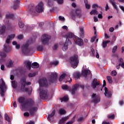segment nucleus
Returning <instances> with one entry per match:
<instances>
[{
  "label": "nucleus",
  "mask_w": 124,
  "mask_h": 124,
  "mask_svg": "<svg viewBox=\"0 0 124 124\" xmlns=\"http://www.w3.org/2000/svg\"><path fill=\"white\" fill-rule=\"evenodd\" d=\"M18 101L24 109H27L29 111L31 116H33L35 112L38 109L37 106H34V105H33L34 102L32 99L26 102L25 97L21 96L18 98Z\"/></svg>",
  "instance_id": "1"
},
{
  "label": "nucleus",
  "mask_w": 124,
  "mask_h": 124,
  "mask_svg": "<svg viewBox=\"0 0 124 124\" xmlns=\"http://www.w3.org/2000/svg\"><path fill=\"white\" fill-rule=\"evenodd\" d=\"M39 83L40 85V88L38 92L40 94V97H41L42 99H45L47 98L48 96L47 90L44 88V87L48 86V82H47V79H46V78H41L39 79Z\"/></svg>",
  "instance_id": "2"
},
{
  "label": "nucleus",
  "mask_w": 124,
  "mask_h": 124,
  "mask_svg": "<svg viewBox=\"0 0 124 124\" xmlns=\"http://www.w3.org/2000/svg\"><path fill=\"white\" fill-rule=\"evenodd\" d=\"M14 37H15V34H14L10 35L7 37L6 44L4 45V51L0 52V56L1 58H5V57H6V54H5V53H9V52L11 51V46L9 45V43H10V42Z\"/></svg>",
  "instance_id": "3"
},
{
  "label": "nucleus",
  "mask_w": 124,
  "mask_h": 124,
  "mask_svg": "<svg viewBox=\"0 0 124 124\" xmlns=\"http://www.w3.org/2000/svg\"><path fill=\"white\" fill-rule=\"evenodd\" d=\"M66 40L68 39L67 41L68 42H71L69 39L73 38L75 43L78 45L79 46H82L83 44V40H82L81 38H79V37L75 36L74 34L71 32L68 33L66 35Z\"/></svg>",
  "instance_id": "4"
},
{
  "label": "nucleus",
  "mask_w": 124,
  "mask_h": 124,
  "mask_svg": "<svg viewBox=\"0 0 124 124\" xmlns=\"http://www.w3.org/2000/svg\"><path fill=\"white\" fill-rule=\"evenodd\" d=\"M70 62L73 68H76L78 63H79V61L78 60V55L75 54L73 56L70 58Z\"/></svg>",
  "instance_id": "5"
},
{
  "label": "nucleus",
  "mask_w": 124,
  "mask_h": 124,
  "mask_svg": "<svg viewBox=\"0 0 124 124\" xmlns=\"http://www.w3.org/2000/svg\"><path fill=\"white\" fill-rule=\"evenodd\" d=\"M21 84V89L22 91L24 92H26L27 93L29 92V88H26V84L27 86H29L31 84V83L30 81H28L26 83V78H23L21 79L20 80Z\"/></svg>",
  "instance_id": "6"
},
{
  "label": "nucleus",
  "mask_w": 124,
  "mask_h": 124,
  "mask_svg": "<svg viewBox=\"0 0 124 124\" xmlns=\"http://www.w3.org/2000/svg\"><path fill=\"white\" fill-rule=\"evenodd\" d=\"M6 91V85L2 79H0V94L1 96H4V93Z\"/></svg>",
  "instance_id": "7"
},
{
  "label": "nucleus",
  "mask_w": 124,
  "mask_h": 124,
  "mask_svg": "<svg viewBox=\"0 0 124 124\" xmlns=\"http://www.w3.org/2000/svg\"><path fill=\"white\" fill-rule=\"evenodd\" d=\"M35 10L36 12H38L40 13L41 12H43V10H44V7L43 2H40L38 5H37L35 7Z\"/></svg>",
  "instance_id": "8"
},
{
  "label": "nucleus",
  "mask_w": 124,
  "mask_h": 124,
  "mask_svg": "<svg viewBox=\"0 0 124 124\" xmlns=\"http://www.w3.org/2000/svg\"><path fill=\"white\" fill-rule=\"evenodd\" d=\"M22 52L23 54H27L29 53L30 49H29V43H26L24 44L22 46Z\"/></svg>",
  "instance_id": "9"
},
{
  "label": "nucleus",
  "mask_w": 124,
  "mask_h": 124,
  "mask_svg": "<svg viewBox=\"0 0 124 124\" xmlns=\"http://www.w3.org/2000/svg\"><path fill=\"white\" fill-rule=\"evenodd\" d=\"M50 39V36H48L47 34H44L42 35L41 38V41L43 44H46L48 43L49 39Z\"/></svg>",
  "instance_id": "10"
},
{
  "label": "nucleus",
  "mask_w": 124,
  "mask_h": 124,
  "mask_svg": "<svg viewBox=\"0 0 124 124\" xmlns=\"http://www.w3.org/2000/svg\"><path fill=\"white\" fill-rule=\"evenodd\" d=\"M97 86H98L99 87H101V85H100L99 81H97V79H96V78H94L93 81L92 83L91 87L93 89H95V88H96Z\"/></svg>",
  "instance_id": "11"
},
{
  "label": "nucleus",
  "mask_w": 124,
  "mask_h": 124,
  "mask_svg": "<svg viewBox=\"0 0 124 124\" xmlns=\"http://www.w3.org/2000/svg\"><path fill=\"white\" fill-rule=\"evenodd\" d=\"M92 100L94 103H98L100 101V97L96 94L93 93L92 95Z\"/></svg>",
  "instance_id": "12"
},
{
  "label": "nucleus",
  "mask_w": 124,
  "mask_h": 124,
  "mask_svg": "<svg viewBox=\"0 0 124 124\" xmlns=\"http://www.w3.org/2000/svg\"><path fill=\"white\" fill-rule=\"evenodd\" d=\"M68 39H67V40H66L65 43L63 45L62 47L63 51H66V50L68 49V45H69V44H71V42H68Z\"/></svg>",
  "instance_id": "13"
},
{
  "label": "nucleus",
  "mask_w": 124,
  "mask_h": 124,
  "mask_svg": "<svg viewBox=\"0 0 124 124\" xmlns=\"http://www.w3.org/2000/svg\"><path fill=\"white\" fill-rule=\"evenodd\" d=\"M104 94L106 97H111L112 96V93L108 90L107 87H105V93Z\"/></svg>",
  "instance_id": "14"
},
{
  "label": "nucleus",
  "mask_w": 124,
  "mask_h": 124,
  "mask_svg": "<svg viewBox=\"0 0 124 124\" xmlns=\"http://www.w3.org/2000/svg\"><path fill=\"white\" fill-rule=\"evenodd\" d=\"M69 119V116H67L66 117H62L61 119H60L59 121V124H64V122L66 121H67Z\"/></svg>",
  "instance_id": "15"
},
{
  "label": "nucleus",
  "mask_w": 124,
  "mask_h": 124,
  "mask_svg": "<svg viewBox=\"0 0 124 124\" xmlns=\"http://www.w3.org/2000/svg\"><path fill=\"white\" fill-rule=\"evenodd\" d=\"M86 66H83V70H82V74L84 76L86 77L87 75H89V74H91V71L89 70H87L85 69Z\"/></svg>",
  "instance_id": "16"
},
{
  "label": "nucleus",
  "mask_w": 124,
  "mask_h": 124,
  "mask_svg": "<svg viewBox=\"0 0 124 124\" xmlns=\"http://www.w3.org/2000/svg\"><path fill=\"white\" fill-rule=\"evenodd\" d=\"M79 88V85L78 84H75L73 87V89L71 90V93L72 94H74L75 93V92L78 90Z\"/></svg>",
  "instance_id": "17"
},
{
  "label": "nucleus",
  "mask_w": 124,
  "mask_h": 124,
  "mask_svg": "<svg viewBox=\"0 0 124 124\" xmlns=\"http://www.w3.org/2000/svg\"><path fill=\"white\" fill-rule=\"evenodd\" d=\"M110 2L111 3L112 5L115 8V10H116L117 13H119V8H118V6H117V3L114 1V0H110Z\"/></svg>",
  "instance_id": "18"
},
{
  "label": "nucleus",
  "mask_w": 124,
  "mask_h": 124,
  "mask_svg": "<svg viewBox=\"0 0 124 124\" xmlns=\"http://www.w3.org/2000/svg\"><path fill=\"white\" fill-rule=\"evenodd\" d=\"M55 113H56V110H54L52 111V113L48 115V116L47 117V120L48 121V122H51V119H53V117H54V116L55 115Z\"/></svg>",
  "instance_id": "19"
},
{
  "label": "nucleus",
  "mask_w": 124,
  "mask_h": 124,
  "mask_svg": "<svg viewBox=\"0 0 124 124\" xmlns=\"http://www.w3.org/2000/svg\"><path fill=\"white\" fill-rule=\"evenodd\" d=\"M79 35L81 37H84L85 32L84 31V27H79Z\"/></svg>",
  "instance_id": "20"
},
{
  "label": "nucleus",
  "mask_w": 124,
  "mask_h": 124,
  "mask_svg": "<svg viewBox=\"0 0 124 124\" xmlns=\"http://www.w3.org/2000/svg\"><path fill=\"white\" fill-rule=\"evenodd\" d=\"M5 26L2 25L0 27V35H2L5 32Z\"/></svg>",
  "instance_id": "21"
},
{
  "label": "nucleus",
  "mask_w": 124,
  "mask_h": 124,
  "mask_svg": "<svg viewBox=\"0 0 124 124\" xmlns=\"http://www.w3.org/2000/svg\"><path fill=\"white\" fill-rule=\"evenodd\" d=\"M51 81L52 80H57L58 79V74L57 73H52L51 74Z\"/></svg>",
  "instance_id": "22"
},
{
  "label": "nucleus",
  "mask_w": 124,
  "mask_h": 124,
  "mask_svg": "<svg viewBox=\"0 0 124 124\" xmlns=\"http://www.w3.org/2000/svg\"><path fill=\"white\" fill-rule=\"evenodd\" d=\"M14 63V61L12 60L9 61L6 64L7 67H12L13 66V64Z\"/></svg>",
  "instance_id": "23"
},
{
  "label": "nucleus",
  "mask_w": 124,
  "mask_h": 124,
  "mask_svg": "<svg viewBox=\"0 0 124 124\" xmlns=\"http://www.w3.org/2000/svg\"><path fill=\"white\" fill-rule=\"evenodd\" d=\"M14 16V15L10 12L7 13L6 14V19H11L12 18H13Z\"/></svg>",
  "instance_id": "24"
},
{
  "label": "nucleus",
  "mask_w": 124,
  "mask_h": 124,
  "mask_svg": "<svg viewBox=\"0 0 124 124\" xmlns=\"http://www.w3.org/2000/svg\"><path fill=\"white\" fill-rule=\"evenodd\" d=\"M19 3H20V1L19 0H16V1H15V3L13 7L14 9H16V8L18 7Z\"/></svg>",
  "instance_id": "25"
},
{
  "label": "nucleus",
  "mask_w": 124,
  "mask_h": 124,
  "mask_svg": "<svg viewBox=\"0 0 124 124\" xmlns=\"http://www.w3.org/2000/svg\"><path fill=\"white\" fill-rule=\"evenodd\" d=\"M65 113H66V110L65 109H64V108H60L59 110V113L60 115H64V114H65Z\"/></svg>",
  "instance_id": "26"
},
{
  "label": "nucleus",
  "mask_w": 124,
  "mask_h": 124,
  "mask_svg": "<svg viewBox=\"0 0 124 124\" xmlns=\"http://www.w3.org/2000/svg\"><path fill=\"white\" fill-rule=\"evenodd\" d=\"M5 119L6 121H7V122H8V124H11V119H10V117L8 116V115H7V113L5 114Z\"/></svg>",
  "instance_id": "27"
},
{
  "label": "nucleus",
  "mask_w": 124,
  "mask_h": 124,
  "mask_svg": "<svg viewBox=\"0 0 124 124\" xmlns=\"http://www.w3.org/2000/svg\"><path fill=\"white\" fill-rule=\"evenodd\" d=\"M32 68H38L39 67V64L36 62H35L31 64Z\"/></svg>",
  "instance_id": "28"
},
{
  "label": "nucleus",
  "mask_w": 124,
  "mask_h": 124,
  "mask_svg": "<svg viewBox=\"0 0 124 124\" xmlns=\"http://www.w3.org/2000/svg\"><path fill=\"white\" fill-rule=\"evenodd\" d=\"M12 44L13 45H15L16 46V48L17 50H19V49H20V45L18 44V43H17V42L14 41L13 42Z\"/></svg>",
  "instance_id": "29"
},
{
  "label": "nucleus",
  "mask_w": 124,
  "mask_h": 124,
  "mask_svg": "<svg viewBox=\"0 0 124 124\" xmlns=\"http://www.w3.org/2000/svg\"><path fill=\"white\" fill-rule=\"evenodd\" d=\"M61 102H66V101H68V97L67 96H64L61 98Z\"/></svg>",
  "instance_id": "30"
},
{
  "label": "nucleus",
  "mask_w": 124,
  "mask_h": 124,
  "mask_svg": "<svg viewBox=\"0 0 124 124\" xmlns=\"http://www.w3.org/2000/svg\"><path fill=\"white\" fill-rule=\"evenodd\" d=\"M25 64H26L27 67H28L29 70H31V62L29 61H26L25 62Z\"/></svg>",
  "instance_id": "31"
},
{
  "label": "nucleus",
  "mask_w": 124,
  "mask_h": 124,
  "mask_svg": "<svg viewBox=\"0 0 124 124\" xmlns=\"http://www.w3.org/2000/svg\"><path fill=\"white\" fill-rule=\"evenodd\" d=\"M65 77H66V74H62L59 78V81L60 82H62V80H63V79H64Z\"/></svg>",
  "instance_id": "32"
},
{
  "label": "nucleus",
  "mask_w": 124,
  "mask_h": 124,
  "mask_svg": "<svg viewBox=\"0 0 124 124\" xmlns=\"http://www.w3.org/2000/svg\"><path fill=\"white\" fill-rule=\"evenodd\" d=\"M108 42H110V41L108 40L103 41L102 44L103 48H106V47H107V44Z\"/></svg>",
  "instance_id": "33"
},
{
  "label": "nucleus",
  "mask_w": 124,
  "mask_h": 124,
  "mask_svg": "<svg viewBox=\"0 0 124 124\" xmlns=\"http://www.w3.org/2000/svg\"><path fill=\"white\" fill-rule=\"evenodd\" d=\"M91 15H97L98 14V12L96 11V10H93L91 12H90Z\"/></svg>",
  "instance_id": "34"
},
{
  "label": "nucleus",
  "mask_w": 124,
  "mask_h": 124,
  "mask_svg": "<svg viewBox=\"0 0 124 124\" xmlns=\"http://www.w3.org/2000/svg\"><path fill=\"white\" fill-rule=\"evenodd\" d=\"M18 26L20 29H22L24 28V23H23V22L22 21H19L18 22Z\"/></svg>",
  "instance_id": "35"
},
{
  "label": "nucleus",
  "mask_w": 124,
  "mask_h": 124,
  "mask_svg": "<svg viewBox=\"0 0 124 124\" xmlns=\"http://www.w3.org/2000/svg\"><path fill=\"white\" fill-rule=\"evenodd\" d=\"M74 77H75V78H79V77H80V73L79 72L75 73L74 74Z\"/></svg>",
  "instance_id": "36"
},
{
  "label": "nucleus",
  "mask_w": 124,
  "mask_h": 124,
  "mask_svg": "<svg viewBox=\"0 0 124 124\" xmlns=\"http://www.w3.org/2000/svg\"><path fill=\"white\" fill-rule=\"evenodd\" d=\"M108 82H109L110 84H112L113 81L112 80V78L110 76H108L107 77Z\"/></svg>",
  "instance_id": "37"
},
{
  "label": "nucleus",
  "mask_w": 124,
  "mask_h": 124,
  "mask_svg": "<svg viewBox=\"0 0 124 124\" xmlns=\"http://www.w3.org/2000/svg\"><path fill=\"white\" fill-rule=\"evenodd\" d=\"M12 84L14 89H16V88H17V83H16V82H15V81H12Z\"/></svg>",
  "instance_id": "38"
},
{
  "label": "nucleus",
  "mask_w": 124,
  "mask_h": 124,
  "mask_svg": "<svg viewBox=\"0 0 124 124\" xmlns=\"http://www.w3.org/2000/svg\"><path fill=\"white\" fill-rule=\"evenodd\" d=\"M37 50H38V51H42L43 50V46H37Z\"/></svg>",
  "instance_id": "39"
},
{
  "label": "nucleus",
  "mask_w": 124,
  "mask_h": 124,
  "mask_svg": "<svg viewBox=\"0 0 124 124\" xmlns=\"http://www.w3.org/2000/svg\"><path fill=\"white\" fill-rule=\"evenodd\" d=\"M62 90H68V86L66 85L62 86Z\"/></svg>",
  "instance_id": "40"
},
{
  "label": "nucleus",
  "mask_w": 124,
  "mask_h": 124,
  "mask_svg": "<svg viewBox=\"0 0 124 124\" xmlns=\"http://www.w3.org/2000/svg\"><path fill=\"white\" fill-rule=\"evenodd\" d=\"M59 20L60 21H62V22H64L65 19H64V17L63 16H59Z\"/></svg>",
  "instance_id": "41"
},
{
  "label": "nucleus",
  "mask_w": 124,
  "mask_h": 124,
  "mask_svg": "<svg viewBox=\"0 0 124 124\" xmlns=\"http://www.w3.org/2000/svg\"><path fill=\"white\" fill-rule=\"evenodd\" d=\"M111 75L112 76H116L117 75V72L115 70L112 71L111 72Z\"/></svg>",
  "instance_id": "42"
},
{
  "label": "nucleus",
  "mask_w": 124,
  "mask_h": 124,
  "mask_svg": "<svg viewBox=\"0 0 124 124\" xmlns=\"http://www.w3.org/2000/svg\"><path fill=\"white\" fill-rule=\"evenodd\" d=\"M52 64L53 65H58V64H59V62L54 61L53 62H52Z\"/></svg>",
  "instance_id": "43"
},
{
  "label": "nucleus",
  "mask_w": 124,
  "mask_h": 124,
  "mask_svg": "<svg viewBox=\"0 0 124 124\" xmlns=\"http://www.w3.org/2000/svg\"><path fill=\"white\" fill-rule=\"evenodd\" d=\"M17 38L18 39H23V38H24V35H23L22 34L19 35L17 36Z\"/></svg>",
  "instance_id": "44"
},
{
  "label": "nucleus",
  "mask_w": 124,
  "mask_h": 124,
  "mask_svg": "<svg viewBox=\"0 0 124 124\" xmlns=\"http://www.w3.org/2000/svg\"><path fill=\"white\" fill-rule=\"evenodd\" d=\"M47 5H48V6H51L52 5H53V2H52V1H51V0H49L47 3Z\"/></svg>",
  "instance_id": "45"
},
{
  "label": "nucleus",
  "mask_w": 124,
  "mask_h": 124,
  "mask_svg": "<svg viewBox=\"0 0 124 124\" xmlns=\"http://www.w3.org/2000/svg\"><path fill=\"white\" fill-rule=\"evenodd\" d=\"M91 52H92L93 56H95V52L94 51V49L93 48H92L91 49Z\"/></svg>",
  "instance_id": "46"
},
{
  "label": "nucleus",
  "mask_w": 124,
  "mask_h": 124,
  "mask_svg": "<svg viewBox=\"0 0 124 124\" xmlns=\"http://www.w3.org/2000/svg\"><path fill=\"white\" fill-rule=\"evenodd\" d=\"M108 119H114L115 118V115L114 114L109 115L108 116Z\"/></svg>",
  "instance_id": "47"
},
{
  "label": "nucleus",
  "mask_w": 124,
  "mask_h": 124,
  "mask_svg": "<svg viewBox=\"0 0 124 124\" xmlns=\"http://www.w3.org/2000/svg\"><path fill=\"white\" fill-rule=\"evenodd\" d=\"M85 6H86V8H87V9H90V8H91V5H90L89 3L86 4Z\"/></svg>",
  "instance_id": "48"
},
{
  "label": "nucleus",
  "mask_w": 124,
  "mask_h": 124,
  "mask_svg": "<svg viewBox=\"0 0 124 124\" xmlns=\"http://www.w3.org/2000/svg\"><path fill=\"white\" fill-rule=\"evenodd\" d=\"M117 48H118V46H115L113 48V49H112V52H113V53H115V52H116V50H117Z\"/></svg>",
  "instance_id": "49"
},
{
  "label": "nucleus",
  "mask_w": 124,
  "mask_h": 124,
  "mask_svg": "<svg viewBox=\"0 0 124 124\" xmlns=\"http://www.w3.org/2000/svg\"><path fill=\"white\" fill-rule=\"evenodd\" d=\"M24 117H29L30 116V113H29V112H25L24 113Z\"/></svg>",
  "instance_id": "50"
},
{
  "label": "nucleus",
  "mask_w": 124,
  "mask_h": 124,
  "mask_svg": "<svg viewBox=\"0 0 124 124\" xmlns=\"http://www.w3.org/2000/svg\"><path fill=\"white\" fill-rule=\"evenodd\" d=\"M84 120V117H80L79 118H78V122H82Z\"/></svg>",
  "instance_id": "51"
},
{
  "label": "nucleus",
  "mask_w": 124,
  "mask_h": 124,
  "mask_svg": "<svg viewBox=\"0 0 124 124\" xmlns=\"http://www.w3.org/2000/svg\"><path fill=\"white\" fill-rule=\"evenodd\" d=\"M35 122L34 121H31L29 122H27L26 124H35Z\"/></svg>",
  "instance_id": "52"
},
{
  "label": "nucleus",
  "mask_w": 124,
  "mask_h": 124,
  "mask_svg": "<svg viewBox=\"0 0 124 124\" xmlns=\"http://www.w3.org/2000/svg\"><path fill=\"white\" fill-rule=\"evenodd\" d=\"M106 86V81H105V80H103V87H102V89H103L104 88V89L105 88V87Z\"/></svg>",
  "instance_id": "53"
},
{
  "label": "nucleus",
  "mask_w": 124,
  "mask_h": 124,
  "mask_svg": "<svg viewBox=\"0 0 124 124\" xmlns=\"http://www.w3.org/2000/svg\"><path fill=\"white\" fill-rule=\"evenodd\" d=\"M34 76H35V73H33V74L30 73L29 74V77H33Z\"/></svg>",
  "instance_id": "54"
},
{
  "label": "nucleus",
  "mask_w": 124,
  "mask_h": 124,
  "mask_svg": "<svg viewBox=\"0 0 124 124\" xmlns=\"http://www.w3.org/2000/svg\"><path fill=\"white\" fill-rule=\"evenodd\" d=\"M95 40V36H93V37L91 39V42H94V41Z\"/></svg>",
  "instance_id": "55"
},
{
  "label": "nucleus",
  "mask_w": 124,
  "mask_h": 124,
  "mask_svg": "<svg viewBox=\"0 0 124 124\" xmlns=\"http://www.w3.org/2000/svg\"><path fill=\"white\" fill-rule=\"evenodd\" d=\"M58 47H59V45L58 44H55L54 46V49L56 50V49H57L58 48Z\"/></svg>",
  "instance_id": "56"
},
{
  "label": "nucleus",
  "mask_w": 124,
  "mask_h": 124,
  "mask_svg": "<svg viewBox=\"0 0 124 124\" xmlns=\"http://www.w3.org/2000/svg\"><path fill=\"white\" fill-rule=\"evenodd\" d=\"M115 29H114V28L111 27L109 29V31H110V32H113L114 31Z\"/></svg>",
  "instance_id": "57"
},
{
  "label": "nucleus",
  "mask_w": 124,
  "mask_h": 124,
  "mask_svg": "<svg viewBox=\"0 0 124 124\" xmlns=\"http://www.w3.org/2000/svg\"><path fill=\"white\" fill-rule=\"evenodd\" d=\"M95 7H98L97 4H94L93 5V8H95Z\"/></svg>",
  "instance_id": "58"
},
{
  "label": "nucleus",
  "mask_w": 124,
  "mask_h": 124,
  "mask_svg": "<svg viewBox=\"0 0 124 124\" xmlns=\"http://www.w3.org/2000/svg\"><path fill=\"white\" fill-rule=\"evenodd\" d=\"M98 17L99 19H102V14H98Z\"/></svg>",
  "instance_id": "59"
},
{
  "label": "nucleus",
  "mask_w": 124,
  "mask_h": 124,
  "mask_svg": "<svg viewBox=\"0 0 124 124\" xmlns=\"http://www.w3.org/2000/svg\"><path fill=\"white\" fill-rule=\"evenodd\" d=\"M119 8H121V10L124 12V6H119Z\"/></svg>",
  "instance_id": "60"
},
{
  "label": "nucleus",
  "mask_w": 124,
  "mask_h": 124,
  "mask_svg": "<svg viewBox=\"0 0 124 124\" xmlns=\"http://www.w3.org/2000/svg\"><path fill=\"white\" fill-rule=\"evenodd\" d=\"M13 106L14 107H15V108H16V107H17V104L16 103V102H14Z\"/></svg>",
  "instance_id": "61"
},
{
  "label": "nucleus",
  "mask_w": 124,
  "mask_h": 124,
  "mask_svg": "<svg viewBox=\"0 0 124 124\" xmlns=\"http://www.w3.org/2000/svg\"><path fill=\"white\" fill-rule=\"evenodd\" d=\"M109 10V6H108V4H107L106 6V9L105 10L106 11H107V10Z\"/></svg>",
  "instance_id": "62"
},
{
  "label": "nucleus",
  "mask_w": 124,
  "mask_h": 124,
  "mask_svg": "<svg viewBox=\"0 0 124 124\" xmlns=\"http://www.w3.org/2000/svg\"><path fill=\"white\" fill-rule=\"evenodd\" d=\"M93 19L94 22H97V21H98V19L96 16H94Z\"/></svg>",
  "instance_id": "63"
},
{
  "label": "nucleus",
  "mask_w": 124,
  "mask_h": 124,
  "mask_svg": "<svg viewBox=\"0 0 124 124\" xmlns=\"http://www.w3.org/2000/svg\"><path fill=\"white\" fill-rule=\"evenodd\" d=\"M102 124H110V123H109V122H106V121H104Z\"/></svg>",
  "instance_id": "64"
}]
</instances>
